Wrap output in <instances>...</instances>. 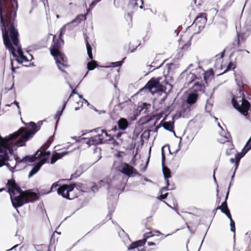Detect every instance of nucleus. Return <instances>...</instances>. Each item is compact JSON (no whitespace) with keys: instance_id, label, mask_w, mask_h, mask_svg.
Segmentation results:
<instances>
[{"instance_id":"obj_24","label":"nucleus","mask_w":251,"mask_h":251,"mask_svg":"<svg viewBox=\"0 0 251 251\" xmlns=\"http://www.w3.org/2000/svg\"><path fill=\"white\" fill-rule=\"evenodd\" d=\"M68 153V151H63L61 152H55L52 154L50 159V163L54 164L58 159L61 158Z\"/></svg>"},{"instance_id":"obj_60","label":"nucleus","mask_w":251,"mask_h":251,"mask_svg":"<svg viewBox=\"0 0 251 251\" xmlns=\"http://www.w3.org/2000/svg\"><path fill=\"white\" fill-rule=\"evenodd\" d=\"M216 192H217V200H216V202L218 203H219L220 201H221V198L219 197V189H218V188H217Z\"/></svg>"},{"instance_id":"obj_2","label":"nucleus","mask_w":251,"mask_h":251,"mask_svg":"<svg viewBox=\"0 0 251 251\" xmlns=\"http://www.w3.org/2000/svg\"><path fill=\"white\" fill-rule=\"evenodd\" d=\"M41 125L42 122H39L37 124L30 122L29 125L31 129L26 130L25 127H22L4 138L0 137V167L6 165L5 162L9 160V156L12 154L14 147L25 146V142L40 130Z\"/></svg>"},{"instance_id":"obj_34","label":"nucleus","mask_w":251,"mask_h":251,"mask_svg":"<svg viewBox=\"0 0 251 251\" xmlns=\"http://www.w3.org/2000/svg\"><path fill=\"white\" fill-rule=\"evenodd\" d=\"M176 65L174 63H168L166 65V69L165 71H166L168 74H170L173 72L175 68Z\"/></svg>"},{"instance_id":"obj_47","label":"nucleus","mask_w":251,"mask_h":251,"mask_svg":"<svg viewBox=\"0 0 251 251\" xmlns=\"http://www.w3.org/2000/svg\"><path fill=\"white\" fill-rule=\"evenodd\" d=\"M191 44L189 42H188L184 45H183L182 47H180L181 50L184 51L188 50L190 47Z\"/></svg>"},{"instance_id":"obj_61","label":"nucleus","mask_w":251,"mask_h":251,"mask_svg":"<svg viewBox=\"0 0 251 251\" xmlns=\"http://www.w3.org/2000/svg\"><path fill=\"white\" fill-rule=\"evenodd\" d=\"M149 158H150V156H149L148 159V160H147V161L146 162V166L145 167H144L143 169H141V171L142 172H145L146 171V170L147 169V165H148L149 161Z\"/></svg>"},{"instance_id":"obj_4","label":"nucleus","mask_w":251,"mask_h":251,"mask_svg":"<svg viewBox=\"0 0 251 251\" xmlns=\"http://www.w3.org/2000/svg\"><path fill=\"white\" fill-rule=\"evenodd\" d=\"M235 80L239 90V96L232 99V103L233 107L244 115H246L249 110L251 105L250 102L246 99L245 91L244 90V83L242 75L240 74H234Z\"/></svg>"},{"instance_id":"obj_62","label":"nucleus","mask_w":251,"mask_h":251,"mask_svg":"<svg viewBox=\"0 0 251 251\" xmlns=\"http://www.w3.org/2000/svg\"><path fill=\"white\" fill-rule=\"evenodd\" d=\"M50 145V143L49 141H48L46 143L44 144L42 146L44 149L48 148Z\"/></svg>"},{"instance_id":"obj_13","label":"nucleus","mask_w":251,"mask_h":251,"mask_svg":"<svg viewBox=\"0 0 251 251\" xmlns=\"http://www.w3.org/2000/svg\"><path fill=\"white\" fill-rule=\"evenodd\" d=\"M150 234H151V232L145 233L144 235L143 239L138 240L131 243L130 245V246L128 247V250H132L138 247L143 246L145 244L147 239L152 236V235H151Z\"/></svg>"},{"instance_id":"obj_21","label":"nucleus","mask_w":251,"mask_h":251,"mask_svg":"<svg viewBox=\"0 0 251 251\" xmlns=\"http://www.w3.org/2000/svg\"><path fill=\"white\" fill-rule=\"evenodd\" d=\"M44 161H40L36 164L30 171L28 175V177H31L33 175L36 174L39 171L41 167L44 164Z\"/></svg>"},{"instance_id":"obj_29","label":"nucleus","mask_w":251,"mask_h":251,"mask_svg":"<svg viewBox=\"0 0 251 251\" xmlns=\"http://www.w3.org/2000/svg\"><path fill=\"white\" fill-rule=\"evenodd\" d=\"M162 172L165 180H168V179L171 177V173L170 170L166 166H162Z\"/></svg>"},{"instance_id":"obj_51","label":"nucleus","mask_w":251,"mask_h":251,"mask_svg":"<svg viewBox=\"0 0 251 251\" xmlns=\"http://www.w3.org/2000/svg\"><path fill=\"white\" fill-rule=\"evenodd\" d=\"M220 207V210L221 211V209H227L228 208L227 204L226 201H224L222 203L221 206H219Z\"/></svg>"},{"instance_id":"obj_31","label":"nucleus","mask_w":251,"mask_h":251,"mask_svg":"<svg viewBox=\"0 0 251 251\" xmlns=\"http://www.w3.org/2000/svg\"><path fill=\"white\" fill-rule=\"evenodd\" d=\"M99 185L100 187L103 186L104 185H106L107 186V190L108 191L109 195L110 194V191L112 189H113V191L115 190L113 188H111L110 187V183L107 180H105V179H103V180H100L99 183Z\"/></svg>"},{"instance_id":"obj_5","label":"nucleus","mask_w":251,"mask_h":251,"mask_svg":"<svg viewBox=\"0 0 251 251\" xmlns=\"http://www.w3.org/2000/svg\"><path fill=\"white\" fill-rule=\"evenodd\" d=\"M53 36L52 44L50 48V53L54 57L58 68L61 72L66 73L64 69L68 67L67 59L65 54L60 51V48L64 42L60 35L56 39L55 36Z\"/></svg>"},{"instance_id":"obj_28","label":"nucleus","mask_w":251,"mask_h":251,"mask_svg":"<svg viewBox=\"0 0 251 251\" xmlns=\"http://www.w3.org/2000/svg\"><path fill=\"white\" fill-rule=\"evenodd\" d=\"M162 126L165 129L172 132L175 134V132L174 130V126L173 122H165Z\"/></svg>"},{"instance_id":"obj_38","label":"nucleus","mask_w":251,"mask_h":251,"mask_svg":"<svg viewBox=\"0 0 251 251\" xmlns=\"http://www.w3.org/2000/svg\"><path fill=\"white\" fill-rule=\"evenodd\" d=\"M162 65L163 63H161L159 65H155V63L153 62L151 65H149L147 67H150L149 71L150 72H151L155 69L159 68Z\"/></svg>"},{"instance_id":"obj_17","label":"nucleus","mask_w":251,"mask_h":251,"mask_svg":"<svg viewBox=\"0 0 251 251\" xmlns=\"http://www.w3.org/2000/svg\"><path fill=\"white\" fill-rule=\"evenodd\" d=\"M35 159V155H26L22 159H21L20 158L17 156H16V157L15 158L16 164L21 163H26L27 162L32 163L34 162Z\"/></svg>"},{"instance_id":"obj_33","label":"nucleus","mask_w":251,"mask_h":251,"mask_svg":"<svg viewBox=\"0 0 251 251\" xmlns=\"http://www.w3.org/2000/svg\"><path fill=\"white\" fill-rule=\"evenodd\" d=\"M87 39H88V37H86V38H85V43H86V46L87 54L88 55L89 58L90 59H93V54H92V48L87 40Z\"/></svg>"},{"instance_id":"obj_56","label":"nucleus","mask_w":251,"mask_h":251,"mask_svg":"<svg viewBox=\"0 0 251 251\" xmlns=\"http://www.w3.org/2000/svg\"><path fill=\"white\" fill-rule=\"evenodd\" d=\"M68 84L69 85V86L71 88V89L72 90V93L69 97V98H70L73 96V94H77L78 93L75 89H73L72 85L69 82H68Z\"/></svg>"},{"instance_id":"obj_1","label":"nucleus","mask_w":251,"mask_h":251,"mask_svg":"<svg viewBox=\"0 0 251 251\" xmlns=\"http://www.w3.org/2000/svg\"><path fill=\"white\" fill-rule=\"evenodd\" d=\"M18 8L17 0H11L10 5L7 0H0V21L2 25L1 30L4 44L10 53L14 57H17L15 50L12 46L9 39L8 32L10 31V36L14 44L16 45L18 43L17 36L18 30L14 27L13 24L17 16Z\"/></svg>"},{"instance_id":"obj_50","label":"nucleus","mask_w":251,"mask_h":251,"mask_svg":"<svg viewBox=\"0 0 251 251\" xmlns=\"http://www.w3.org/2000/svg\"><path fill=\"white\" fill-rule=\"evenodd\" d=\"M234 68L235 66L234 64L232 62H229L228 66H227L226 69L224 71V73L226 72L227 71L233 70L234 69Z\"/></svg>"},{"instance_id":"obj_11","label":"nucleus","mask_w":251,"mask_h":251,"mask_svg":"<svg viewBox=\"0 0 251 251\" xmlns=\"http://www.w3.org/2000/svg\"><path fill=\"white\" fill-rule=\"evenodd\" d=\"M74 189V186L73 185L64 184L60 186L57 189V193L63 198L71 200L72 199L69 197V193L72 192Z\"/></svg>"},{"instance_id":"obj_64","label":"nucleus","mask_w":251,"mask_h":251,"mask_svg":"<svg viewBox=\"0 0 251 251\" xmlns=\"http://www.w3.org/2000/svg\"><path fill=\"white\" fill-rule=\"evenodd\" d=\"M11 70H12V72H15L16 68L14 67V66H13V61L12 60H11Z\"/></svg>"},{"instance_id":"obj_40","label":"nucleus","mask_w":251,"mask_h":251,"mask_svg":"<svg viewBox=\"0 0 251 251\" xmlns=\"http://www.w3.org/2000/svg\"><path fill=\"white\" fill-rule=\"evenodd\" d=\"M220 134L222 136L224 137L225 138L226 140L225 142H228L231 140V136L229 132H226L223 131V132H221Z\"/></svg>"},{"instance_id":"obj_9","label":"nucleus","mask_w":251,"mask_h":251,"mask_svg":"<svg viewBox=\"0 0 251 251\" xmlns=\"http://www.w3.org/2000/svg\"><path fill=\"white\" fill-rule=\"evenodd\" d=\"M85 19V15L81 14L77 16L75 19L72 20L71 22L64 25L60 29V36H61L62 34L65 32L67 28L69 30L73 29L75 26L81 23V21H82Z\"/></svg>"},{"instance_id":"obj_7","label":"nucleus","mask_w":251,"mask_h":251,"mask_svg":"<svg viewBox=\"0 0 251 251\" xmlns=\"http://www.w3.org/2000/svg\"><path fill=\"white\" fill-rule=\"evenodd\" d=\"M39 198V195L36 193L32 192L30 190L25 191L22 194L13 198L10 196L13 206L15 208L23 206L25 203L33 202Z\"/></svg>"},{"instance_id":"obj_54","label":"nucleus","mask_w":251,"mask_h":251,"mask_svg":"<svg viewBox=\"0 0 251 251\" xmlns=\"http://www.w3.org/2000/svg\"><path fill=\"white\" fill-rule=\"evenodd\" d=\"M109 213L107 214L106 216V219L110 220L112 217V213L114 211V207L110 208L109 207Z\"/></svg>"},{"instance_id":"obj_53","label":"nucleus","mask_w":251,"mask_h":251,"mask_svg":"<svg viewBox=\"0 0 251 251\" xmlns=\"http://www.w3.org/2000/svg\"><path fill=\"white\" fill-rule=\"evenodd\" d=\"M234 149V146L233 144H231V148L229 149L226 150V154L227 155H230L232 154H233V152H232V150H233Z\"/></svg>"},{"instance_id":"obj_15","label":"nucleus","mask_w":251,"mask_h":251,"mask_svg":"<svg viewBox=\"0 0 251 251\" xmlns=\"http://www.w3.org/2000/svg\"><path fill=\"white\" fill-rule=\"evenodd\" d=\"M101 131L102 132H104V136L105 137H109V139H107V140H108V141L113 140H114V139L115 138H116L117 139L122 141V140L120 138H121L122 135L125 133L124 132L121 131V130H117L114 132H110V133H108V132L106 130H103V129H102Z\"/></svg>"},{"instance_id":"obj_35","label":"nucleus","mask_w":251,"mask_h":251,"mask_svg":"<svg viewBox=\"0 0 251 251\" xmlns=\"http://www.w3.org/2000/svg\"><path fill=\"white\" fill-rule=\"evenodd\" d=\"M59 184H58V182H55L54 183L52 184L50 190L48 191H47V192H45V193H42L41 192H39L37 194L39 195V197L40 196H42L43 195H45V194H49L50 193V192H51L52 191V189L53 188H56L58 186H59Z\"/></svg>"},{"instance_id":"obj_30","label":"nucleus","mask_w":251,"mask_h":251,"mask_svg":"<svg viewBox=\"0 0 251 251\" xmlns=\"http://www.w3.org/2000/svg\"><path fill=\"white\" fill-rule=\"evenodd\" d=\"M203 78L206 82L208 79H211L214 76V73L212 69H210L203 73Z\"/></svg>"},{"instance_id":"obj_26","label":"nucleus","mask_w":251,"mask_h":251,"mask_svg":"<svg viewBox=\"0 0 251 251\" xmlns=\"http://www.w3.org/2000/svg\"><path fill=\"white\" fill-rule=\"evenodd\" d=\"M207 22L206 14L205 13H200L195 19L194 23L198 24L201 23L202 24H205Z\"/></svg>"},{"instance_id":"obj_8","label":"nucleus","mask_w":251,"mask_h":251,"mask_svg":"<svg viewBox=\"0 0 251 251\" xmlns=\"http://www.w3.org/2000/svg\"><path fill=\"white\" fill-rule=\"evenodd\" d=\"M251 32V19H248L244 26L240 32H237L236 37L233 42L234 48L238 47L244 43Z\"/></svg>"},{"instance_id":"obj_45","label":"nucleus","mask_w":251,"mask_h":251,"mask_svg":"<svg viewBox=\"0 0 251 251\" xmlns=\"http://www.w3.org/2000/svg\"><path fill=\"white\" fill-rule=\"evenodd\" d=\"M165 181H166V186L162 187L159 191V192L161 194L163 193L164 191L170 190H169V186H170L169 181L168 180H165Z\"/></svg>"},{"instance_id":"obj_10","label":"nucleus","mask_w":251,"mask_h":251,"mask_svg":"<svg viewBox=\"0 0 251 251\" xmlns=\"http://www.w3.org/2000/svg\"><path fill=\"white\" fill-rule=\"evenodd\" d=\"M99 133L98 135L94 136L90 138H82L81 139L86 140V143L89 146L97 145L103 143L104 132Z\"/></svg>"},{"instance_id":"obj_39","label":"nucleus","mask_w":251,"mask_h":251,"mask_svg":"<svg viewBox=\"0 0 251 251\" xmlns=\"http://www.w3.org/2000/svg\"><path fill=\"white\" fill-rule=\"evenodd\" d=\"M97 67L96 62L92 61L87 63V69L89 71L93 70Z\"/></svg>"},{"instance_id":"obj_59","label":"nucleus","mask_w":251,"mask_h":251,"mask_svg":"<svg viewBox=\"0 0 251 251\" xmlns=\"http://www.w3.org/2000/svg\"><path fill=\"white\" fill-rule=\"evenodd\" d=\"M139 175V173H138L137 171L133 168V169H132L131 172V176H137Z\"/></svg>"},{"instance_id":"obj_37","label":"nucleus","mask_w":251,"mask_h":251,"mask_svg":"<svg viewBox=\"0 0 251 251\" xmlns=\"http://www.w3.org/2000/svg\"><path fill=\"white\" fill-rule=\"evenodd\" d=\"M82 169L80 167L79 169L71 175V179L76 178L82 174Z\"/></svg>"},{"instance_id":"obj_25","label":"nucleus","mask_w":251,"mask_h":251,"mask_svg":"<svg viewBox=\"0 0 251 251\" xmlns=\"http://www.w3.org/2000/svg\"><path fill=\"white\" fill-rule=\"evenodd\" d=\"M225 53V50L221 52L219 54H217L215 56L216 57V64L215 66L217 68H220L221 69H222V62H223V57H224Z\"/></svg>"},{"instance_id":"obj_55","label":"nucleus","mask_w":251,"mask_h":251,"mask_svg":"<svg viewBox=\"0 0 251 251\" xmlns=\"http://www.w3.org/2000/svg\"><path fill=\"white\" fill-rule=\"evenodd\" d=\"M181 138H180V140L179 141L178 147L177 149H176L173 152H172L171 151L169 146H168V148H169V152H170V154L176 153L180 150V144L181 143Z\"/></svg>"},{"instance_id":"obj_14","label":"nucleus","mask_w":251,"mask_h":251,"mask_svg":"<svg viewBox=\"0 0 251 251\" xmlns=\"http://www.w3.org/2000/svg\"><path fill=\"white\" fill-rule=\"evenodd\" d=\"M8 35H9V40H10V38L11 39H12V38H11V37L10 36V31L8 32ZM18 35L17 36V38L18 40H19V39L18 38ZM11 40H12V41H13L12 39H11ZM10 41V43H11V41ZM12 42H13V43H14L13 41H12ZM11 44H12V43H11ZM13 44L15 46L18 47V50H17V51H18V54L19 55V57H20V59L22 60H21L20 59L17 58V59H16L17 61L19 63H22L24 61H25V62L28 61L29 60H28L27 57L24 55V53H23V51L22 50L21 47L20 46H19V40H18V44L16 45H15L14 44ZM11 45H12V44H11ZM12 46H13V45H12Z\"/></svg>"},{"instance_id":"obj_32","label":"nucleus","mask_w":251,"mask_h":251,"mask_svg":"<svg viewBox=\"0 0 251 251\" xmlns=\"http://www.w3.org/2000/svg\"><path fill=\"white\" fill-rule=\"evenodd\" d=\"M251 149V136L249 138L246 144L244 146V148L242 150V152L243 153V155H245L246 153H247Z\"/></svg>"},{"instance_id":"obj_44","label":"nucleus","mask_w":251,"mask_h":251,"mask_svg":"<svg viewBox=\"0 0 251 251\" xmlns=\"http://www.w3.org/2000/svg\"><path fill=\"white\" fill-rule=\"evenodd\" d=\"M41 155L44 156H48L50 154V151H41L40 150H38L36 152V154Z\"/></svg>"},{"instance_id":"obj_36","label":"nucleus","mask_w":251,"mask_h":251,"mask_svg":"<svg viewBox=\"0 0 251 251\" xmlns=\"http://www.w3.org/2000/svg\"><path fill=\"white\" fill-rule=\"evenodd\" d=\"M70 185H74V188H76L78 190H80L82 192H87V191L84 190V187L83 185L80 183H72Z\"/></svg>"},{"instance_id":"obj_43","label":"nucleus","mask_w":251,"mask_h":251,"mask_svg":"<svg viewBox=\"0 0 251 251\" xmlns=\"http://www.w3.org/2000/svg\"><path fill=\"white\" fill-rule=\"evenodd\" d=\"M221 211L222 213L226 214V215L227 217V218L229 219V220L231 219H232L230 211L228 208H227V209H221Z\"/></svg>"},{"instance_id":"obj_3","label":"nucleus","mask_w":251,"mask_h":251,"mask_svg":"<svg viewBox=\"0 0 251 251\" xmlns=\"http://www.w3.org/2000/svg\"><path fill=\"white\" fill-rule=\"evenodd\" d=\"M41 125L42 122H39L37 124L30 122L29 125L31 129L26 130L25 127H22L4 138L0 137V167L6 165L5 162L9 160V156L12 154L14 147L25 146V142L40 130Z\"/></svg>"},{"instance_id":"obj_18","label":"nucleus","mask_w":251,"mask_h":251,"mask_svg":"<svg viewBox=\"0 0 251 251\" xmlns=\"http://www.w3.org/2000/svg\"><path fill=\"white\" fill-rule=\"evenodd\" d=\"M127 127V125L126 122L123 121L122 120H120L118 122V126H115L112 127L110 130H109V132H116L117 130H125Z\"/></svg>"},{"instance_id":"obj_63","label":"nucleus","mask_w":251,"mask_h":251,"mask_svg":"<svg viewBox=\"0 0 251 251\" xmlns=\"http://www.w3.org/2000/svg\"><path fill=\"white\" fill-rule=\"evenodd\" d=\"M94 110L96 111L97 112H98L99 114H100L101 113H105V111H104V110H102V111H100V110H97L96 108H94Z\"/></svg>"},{"instance_id":"obj_19","label":"nucleus","mask_w":251,"mask_h":251,"mask_svg":"<svg viewBox=\"0 0 251 251\" xmlns=\"http://www.w3.org/2000/svg\"><path fill=\"white\" fill-rule=\"evenodd\" d=\"M143 0H129L128 6L134 9L143 8Z\"/></svg>"},{"instance_id":"obj_49","label":"nucleus","mask_w":251,"mask_h":251,"mask_svg":"<svg viewBox=\"0 0 251 251\" xmlns=\"http://www.w3.org/2000/svg\"><path fill=\"white\" fill-rule=\"evenodd\" d=\"M124 63V60L120 61H117L115 62L112 63V66L114 67H120Z\"/></svg>"},{"instance_id":"obj_16","label":"nucleus","mask_w":251,"mask_h":251,"mask_svg":"<svg viewBox=\"0 0 251 251\" xmlns=\"http://www.w3.org/2000/svg\"><path fill=\"white\" fill-rule=\"evenodd\" d=\"M132 169H133V167L126 163H122L120 166V172L129 177L131 176Z\"/></svg>"},{"instance_id":"obj_23","label":"nucleus","mask_w":251,"mask_h":251,"mask_svg":"<svg viewBox=\"0 0 251 251\" xmlns=\"http://www.w3.org/2000/svg\"><path fill=\"white\" fill-rule=\"evenodd\" d=\"M193 90L196 92H203L205 89V85L202 82L197 81L195 82L192 87Z\"/></svg>"},{"instance_id":"obj_42","label":"nucleus","mask_w":251,"mask_h":251,"mask_svg":"<svg viewBox=\"0 0 251 251\" xmlns=\"http://www.w3.org/2000/svg\"><path fill=\"white\" fill-rule=\"evenodd\" d=\"M230 230L234 233V237L235 235V225L232 219L230 220Z\"/></svg>"},{"instance_id":"obj_46","label":"nucleus","mask_w":251,"mask_h":251,"mask_svg":"<svg viewBox=\"0 0 251 251\" xmlns=\"http://www.w3.org/2000/svg\"><path fill=\"white\" fill-rule=\"evenodd\" d=\"M164 148V147H163L162 148V150H161V159H162V166H165V153L164 152V151H163V148Z\"/></svg>"},{"instance_id":"obj_41","label":"nucleus","mask_w":251,"mask_h":251,"mask_svg":"<svg viewBox=\"0 0 251 251\" xmlns=\"http://www.w3.org/2000/svg\"><path fill=\"white\" fill-rule=\"evenodd\" d=\"M211 100H208L206 101V103L205 104V108L207 112H209L210 109L212 107L213 104L212 101H211Z\"/></svg>"},{"instance_id":"obj_20","label":"nucleus","mask_w":251,"mask_h":251,"mask_svg":"<svg viewBox=\"0 0 251 251\" xmlns=\"http://www.w3.org/2000/svg\"><path fill=\"white\" fill-rule=\"evenodd\" d=\"M243 153L241 152H237L235 155V158H231L230 159V162L231 163H235V171H236L238 168L239 164V162L240 159L244 156Z\"/></svg>"},{"instance_id":"obj_52","label":"nucleus","mask_w":251,"mask_h":251,"mask_svg":"<svg viewBox=\"0 0 251 251\" xmlns=\"http://www.w3.org/2000/svg\"><path fill=\"white\" fill-rule=\"evenodd\" d=\"M101 0H93L91 3L89 5L90 8H93L96 5V4Z\"/></svg>"},{"instance_id":"obj_6","label":"nucleus","mask_w":251,"mask_h":251,"mask_svg":"<svg viewBox=\"0 0 251 251\" xmlns=\"http://www.w3.org/2000/svg\"><path fill=\"white\" fill-rule=\"evenodd\" d=\"M167 85L172 87V85L167 81L165 77H158L156 78H152L143 88L140 90V91L142 92L148 90L149 92L152 94L157 92H163L166 89Z\"/></svg>"},{"instance_id":"obj_12","label":"nucleus","mask_w":251,"mask_h":251,"mask_svg":"<svg viewBox=\"0 0 251 251\" xmlns=\"http://www.w3.org/2000/svg\"><path fill=\"white\" fill-rule=\"evenodd\" d=\"M7 185L8 186L7 192L10 196H13L15 194V191L20 194H22L25 192L18 186L14 180H8Z\"/></svg>"},{"instance_id":"obj_27","label":"nucleus","mask_w":251,"mask_h":251,"mask_svg":"<svg viewBox=\"0 0 251 251\" xmlns=\"http://www.w3.org/2000/svg\"><path fill=\"white\" fill-rule=\"evenodd\" d=\"M195 79H198L195 74L194 73H190L188 74L185 77V83L187 85H190L195 80Z\"/></svg>"},{"instance_id":"obj_57","label":"nucleus","mask_w":251,"mask_h":251,"mask_svg":"<svg viewBox=\"0 0 251 251\" xmlns=\"http://www.w3.org/2000/svg\"><path fill=\"white\" fill-rule=\"evenodd\" d=\"M168 195V193H166L164 194H162L158 197V199L161 201L164 200L167 197Z\"/></svg>"},{"instance_id":"obj_48","label":"nucleus","mask_w":251,"mask_h":251,"mask_svg":"<svg viewBox=\"0 0 251 251\" xmlns=\"http://www.w3.org/2000/svg\"><path fill=\"white\" fill-rule=\"evenodd\" d=\"M63 113V111L62 110H58L55 116H54V119L56 120L57 121V122L59 120L60 117H61L62 114Z\"/></svg>"},{"instance_id":"obj_58","label":"nucleus","mask_w":251,"mask_h":251,"mask_svg":"<svg viewBox=\"0 0 251 251\" xmlns=\"http://www.w3.org/2000/svg\"><path fill=\"white\" fill-rule=\"evenodd\" d=\"M99 188L97 185H94L91 186V190L94 192L96 193L98 191Z\"/></svg>"},{"instance_id":"obj_22","label":"nucleus","mask_w":251,"mask_h":251,"mask_svg":"<svg viewBox=\"0 0 251 251\" xmlns=\"http://www.w3.org/2000/svg\"><path fill=\"white\" fill-rule=\"evenodd\" d=\"M198 98V95L196 93H191L188 96L186 100L187 104L191 105L196 102Z\"/></svg>"}]
</instances>
